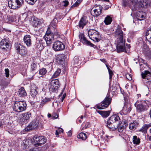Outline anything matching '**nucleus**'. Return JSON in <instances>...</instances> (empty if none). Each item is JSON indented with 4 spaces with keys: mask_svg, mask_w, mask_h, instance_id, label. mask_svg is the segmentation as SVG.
Masks as SVG:
<instances>
[{
    "mask_svg": "<svg viewBox=\"0 0 151 151\" xmlns=\"http://www.w3.org/2000/svg\"><path fill=\"white\" fill-rule=\"evenodd\" d=\"M51 29V27L50 26H49L48 27L46 33V35H52L50 31Z\"/></svg>",
    "mask_w": 151,
    "mask_h": 151,
    "instance_id": "nucleus-48",
    "label": "nucleus"
},
{
    "mask_svg": "<svg viewBox=\"0 0 151 151\" xmlns=\"http://www.w3.org/2000/svg\"><path fill=\"white\" fill-rule=\"evenodd\" d=\"M59 133H60L59 132V130H56L55 134L56 135H57V136L59 134Z\"/></svg>",
    "mask_w": 151,
    "mask_h": 151,
    "instance_id": "nucleus-59",
    "label": "nucleus"
},
{
    "mask_svg": "<svg viewBox=\"0 0 151 151\" xmlns=\"http://www.w3.org/2000/svg\"><path fill=\"white\" fill-rule=\"evenodd\" d=\"M139 126V123L136 121H134L129 124V127L130 129H135Z\"/></svg>",
    "mask_w": 151,
    "mask_h": 151,
    "instance_id": "nucleus-22",
    "label": "nucleus"
},
{
    "mask_svg": "<svg viewBox=\"0 0 151 151\" xmlns=\"http://www.w3.org/2000/svg\"><path fill=\"white\" fill-rule=\"evenodd\" d=\"M109 8V6L106 5V6H105L104 7V9L105 10H106L107 9H108Z\"/></svg>",
    "mask_w": 151,
    "mask_h": 151,
    "instance_id": "nucleus-61",
    "label": "nucleus"
},
{
    "mask_svg": "<svg viewBox=\"0 0 151 151\" xmlns=\"http://www.w3.org/2000/svg\"><path fill=\"white\" fill-rule=\"evenodd\" d=\"M15 47L17 52L22 55H25L27 52L25 47L19 43H16Z\"/></svg>",
    "mask_w": 151,
    "mask_h": 151,
    "instance_id": "nucleus-10",
    "label": "nucleus"
},
{
    "mask_svg": "<svg viewBox=\"0 0 151 151\" xmlns=\"http://www.w3.org/2000/svg\"><path fill=\"white\" fill-rule=\"evenodd\" d=\"M53 65V63H52L50 62L46 65V69H47V70L49 72L52 71V69Z\"/></svg>",
    "mask_w": 151,
    "mask_h": 151,
    "instance_id": "nucleus-35",
    "label": "nucleus"
},
{
    "mask_svg": "<svg viewBox=\"0 0 151 151\" xmlns=\"http://www.w3.org/2000/svg\"><path fill=\"white\" fill-rule=\"evenodd\" d=\"M119 86L118 84H114L112 87L111 89L113 92L115 91L119 88Z\"/></svg>",
    "mask_w": 151,
    "mask_h": 151,
    "instance_id": "nucleus-41",
    "label": "nucleus"
},
{
    "mask_svg": "<svg viewBox=\"0 0 151 151\" xmlns=\"http://www.w3.org/2000/svg\"><path fill=\"white\" fill-rule=\"evenodd\" d=\"M61 72V70L59 68H58L57 70L55 72L53 75H52V78H56L59 75Z\"/></svg>",
    "mask_w": 151,
    "mask_h": 151,
    "instance_id": "nucleus-37",
    "label": "nucleus"
},
{
    "mask_svg": "<svg viewBox=\"0 0 151 151\" xmlns=\"http://www.w3.org/2000/svg\"><path fill=\"white\" fill-rule=\"evenodd\" d=\"M88 34L89 38L94 41L99 42L100 40L99 38V32L95 29H90L88 32Z\"/></svg>",
    "mask_w": 151,
    "mask_h": 151,
    "instance_id": "nucleus-8",
    "label": "nucleus"
},
{
    "mask_svg": "<svg viewBox=\"0 0 151 151\" xmlns=\"http://www.w3.org/2000/svg\"><path fill=\"white\" fill-rule=\"evenodd\" d=\"M124 126H118V127L117 128L118 129V132H122L124 130Z\"/></svg>",
    "mask_w": 151,
    "mask_h": 151,
    "instance_id": "nucleus-49",
    "label": "nucleus"
},
{
    "mask_svg": "<svg viewBox=\"0 0 151 151\" xmlns=\"http://www.w3.org/2000/svg\"><path fill=\"white\" fill-rule=\"evenodd\" d=\"M37 0H25L28 4L31 5L33 4L37 1Z\"/></svg>",
    "mask_w": 151,
    "mask_h": 151,
    "instance_id": "nucleus-44",
    "label": "nucleus"
},
{
    "mask_svg": "<svg viewBox=\"0 0 151 151\" xmlns=\"http://www.w3.org/2000/svg\"><path fill=\"white\" fill-rule=\"evenodd\" d=\"M67 135L69 137H70L72 135V132L71 130L69 131L67 133Z\"/></svg>",
    "mask_w": 151,
    "mask_h": 151,
    "instance_id": "nucleus-55",
    "label": "nucleus"
},
{
    "mask_svg": "<svg viewBox=\"0 0 151 151\" xmlns=\"http://www.w3.org/2000/svg\"><path fill=\"white\" fill-rule=\"evenodd\" d=\"M58 115L56 113H54L52 115V119H55L58 118Z\"/></svg>",
    "mask_w": 151,
    "mask_h": 151,
    "instance_id": "nucleus-52",
    "label": "nucleus"
},
{
    "mask_svg": "<svg viewBox=\"0 0 151 151\" xmlns=\"http://www.w3.org/2000/svg\"><path fill=\"white\" fill-rule=\"evenodd\" d=\"M106 65L109 71V79L110 80H111L112 78V76L113 74V72L109 68L108 65L106 64Z\"/></svg>",
    "mask_w": 151,
    "mask_h": 151,
    "instance_id": "nucleus-43",
    "label": "nucleus"
},
{
    "mask_svg": "<svg viewBox=\"0 0 151 151\" xmlns=\"http://www.w3.org/2000/svg\"><path fill=\"white\" fill-rule=\"evenodd\" d=\"M64 6H67L68 4V1H64Z\"/></svg>",
    "mask_w": 151,
    "mask_h": 151,
    "instance_id": "nucleus-56",
    "label": "nucleus"
},
{
    "mask_svg": "<svg viewBox=\"0 0 151 151\" xmlns=\"http://www.w3.org/2000/svg\"><path fill=\"white\" fill-rule=\"evenodd\" d=\"M120 123V121L119 116L115 114L110 117L107 122V126L110 129L114 130L118 127Z\"/></svg>",
    "mask_w": 151,
    "mask_h": 151,
    "instance_id": "nucleus-1",
    "label": "nucleus"
},
{
    "mask_svg": "<svg viewBox=\"0 0 151 151\" xmlns=\"http://www.w3.org/2000/svg\"><path fill=\"white\" fill-rule=\"evenodd\" d=\"M146 38L148 42H151V27L146 30Z\"/></svg>",
    "mask_w": 151,
    "mask_h": 151,
    "instance_id": "nucleus-23",
    "label": "nucleus"
},
{
    "mask_svg": "<svg viewBox=\"0 0 151 151\" xmlns=\"http://www.w3.org/2000/svg\"><path fill=\"white\" fill-rule=\"evenodd\" d=\"M116 48L118 52H126L125 41H117Z\"/></svg>",
    "mask_w": 151,
    "mask_h": 151,
    "instance_id": "nucleus-16",
    "label": "nucleus"
},
{
    "mask_svg": "<svg viewBox=\"0 0 151 151\" xmlns=\"http://www.w3.org/2000/svg\"><path fill=\"white\" fill-rule=\"evenodd\" d=\"M132 109L131 106L129 104H125L121 111L122 114L126 115L129 114Z\"/></svg>",
    "mask_w": 151,
    "mask_h": 151,
    "instance_id": "nucleus-17",
    "label": "nucleus"
},
{
    "mask_svg": "<svg viewBox=\"0 0 151 151\" xmlns=\"http://www.w3.org/2000/svg\"><path fill=\"white\" fill-rule=\"evenodd\" d=\"M65 96H66V94L65 93L64 94L63 96V97H62V101H63V99L65 98Z\"/></svg>",
    "mask_w": 151,
    "mask_h": 151,
    "instance_id": "nucleus-62",
    "label": "nucleus"
},
{
    "mask_svg": "<svg viewBox=\"0 0 151 151\" xmlns=\"http://www.w3.org/2000/svg\"><path fill=\"white\" fill-rule=\"evenodd\" d=\"M100 60L102 62H103V63H106V60L104 59H100Z\"/></svg>",
    "mask_w": 151,
    "mask_h": 151,
    "instance_id": "nucleus-60",
    "label": "nucleus"
},
{
    "mask_svg": "<svg viewBox=\"0 0 151 151\" xmlns=\"http://www.w3.org/2000/svg\"><path fill=\"white\" fill-rule=\"evenodd\" d=\"M24 43L27 46H29L31 45V37L29 35H25L23 39Z\"/></svg>",
    "mask_w": 151,
    "mask_h": 151,
    "instance_id": "nucleus-20",
    "label": "nucleus"
},
{
    "mask_svg": "<svg viewBox=\"0 0 151 151\" xmlns=\"http://www.w3.org/2000/svg\"><path fill=\"white\" fill-rule=\"evenodd\" d=\"M79 37L81 42L84 44L94 48L96 46L95 45L91 43L90 41L87 40L86 37L84 36L83 34L80 33Z\"/></svg>",
    "mask_w": 151,
    "mask_h": 151,
    "instance_id": "nucleus-15",
    "label": "nucleus"
},
{
    "mask_svg": "<svg viewBox=\"0 0 151 151\" xmlns=\"http://www.w3.org/2000/svg\"><path fill=\"white\" fill-rule=\"evenodd\" d=\"M4 74L7 78H8L9 75V71L8 68H6L4 70Z\"/></svg>",
    "mask_w": 151,
    "mask_h": 151,
    "instance_id": "nucleus-45",
    "label": "nucleus"
},
{
    "mask_svg": "<svg viewBox=\"0 0 151 151\" xmlns=\"http://www.w3.org/2000/svg\"><path fill=\"white\" fill-rule=\"evenodd\" d=\"M10 41L8 38L2 39L0 43V48L4 50H7L10 48Z\"/></svg>",
    "mask_w": 151,
    "mask_h": 151,
    "instance_id": "nucleus-12",
    "label": "nucleus"
},
{
    "mask_svg": "<svg viewBox=\"0 0 151 151\" xmlns=\"http://www.w3.org/2000/svg\"><path fill=\"white\" fill-rule=\"evenodd\" d=\"M78 138L82 140H85L87 138L86 134L83 132L80 133L77 136Z\"/></svg>",
    "mask_w": 151,
    "mask_h": 151,
    "instance_id": "nucleus-31",
    "label": "nucleus"
},
{
    "mask_svg": "<svg viewBox=\"0 0 151 151\" xmlns=\"http://www.w3.org/2000/svg\"><path fill=\"white\" fill-rule=\"evenodd\" d=\"M57 130H59L60 133L61 132H63V129L61 128H60Z\"/></svg>",
    "mask_w": 151,
    "mask_h": 151,
    "instance_id": "nucleus-58",
    "label": "nucleus"
},
{
    "mask_svg": "<svg viewBox=\"0 0 151 151\" xmlns=\"http://www.w3.org/2000/svg\"><path fill=\"white\" fill-rule=\"evenodd\" d=\"M29 151H35L34 149H30Z\"/></svg>",
    "mask_w": 151,
    "mask_h": 151,
    "instance_id": "nucleus-64",
    "label": "nucleus"
},
{
    "mask_svg": "<svg viewBox=\"0 0 151 151\" xmlns=\"http://www.w3.org/2000/svg\"><path fill=\"white\" fill-rule=\"evenodd\" d=\"M132 3L136 4L138 2H142V0H130Z\"/></svg>",
    "mask_w": 151,
    "mask_h": 151,
    "instance_id": "nucleus-50",
    "label": "nucleus"
},
{
    "mask_svg": "<svg viewBox=\"0 0 151 151\" xmlns=\"http://www.w3.org/2000/svg\"><path fill=\"white\" fill-rule=\"evenodd\" d=\"M125 76L127 80L129 81L132 80V76L130 74L127 73L126 74Z\"/></svg>",
    "mask_w": 151,
    "mask_h": 151,
    "instance_id": "nucleus-51",
    "label": "nucleus"
},
{
    "mask_svg": "<svg viewBox=\"0 0 151 151\" xmlns=\"http://www.w3.org/2000/svg\"><path fill=\"white\" fill-rule=\"evenodd\" d=\"M97 112L99 113L104 118H106L109 116L110 113V111H98Z\"/></svg>",
    "mask_w": 151,
    "mask_h": 151,
    "instance_id": "nucleus-26",
    "label": "nucleus"
},
{
    "mask_svg": "<svg viewBox=\"0 0 151 151\" xmlns=\"http://www.w3.org/2000/svg\"><path fill=\"white\" fill-rule=\"evenodd\" d=\"M148 102V101H137L134 104L137 111L138 112H141L146 110L147 108Z\"/></svg>",
    "mask_w": 151,
    "mask_h": 151,
    "instance_id": "nucleus-4",
    "label": "nucleus"
},
{
    "mask_svg": "<svg viewBox=\"0 0 151 151\" xmlns=\"http://www.w3.org/2000/svg\"><path fill=\"white\" fill-rule=\"evenodd\" d=\"M147 64L143 62L141 64H140L141 75L143 79L142 81L147 86L148 85V84H149L150 83H151V82L148 80L149 77L151 76L150 73L148 70H145V69H147Z\"/></svg>",
    "mask_w": 151,
    "mask_h": 151,
    "instance_id": "nucleus-2",
    "label": "nucleus"
},
{
    "mask_svg": "<svg viewBox=\"0 0 151 151\" xmlns=\"http://www.w3.org/2000/svg\"><path fill=\"white\" fill-rule=\"evenodd\" d=\"M54 34L55 35H56L57 37H59L60 36V33L57 30H56L54 32Z\"/></svg>",
    "mask_w": 151,
    "mask_h": 151,
    "instance_id": "nucleus-53",
    "label": "nucleus"
},
{
    "mask_svg": "<svg viewBox=\"0 0 151 151\" xmlns=\"http://www.w3.org/2000/svg\"><path fill=\"white\" fill-rule=\"evenodd\" d=\"M37 63H33L32 64L31 66V70L32 71H34L36 70L37 69Z\"/></svg>",
    "mask_w": 151,
    "mask_h": 151,
    "instance_id": "nucleus-39",
    "label": "nucleus"
},
{
    "mask_svg": "<svg viewBox=\"0 0 151 151\" xmlns=\"http://www.w3.org/2000/svg\"><path fill=\"white\" fill-rule=\"evenodd\" d=\"M112 20L111 18L109 16H107L105 18L104 22L106 24H109L111 23Z\"/></svg>",
    "mask_w": 151,
    "mask_h": 151,
    "instance_id": "nucleus-34",
    "label": "nucleus"
},
{
    "mask_svg": "<svg viewBox=\"0 0 151 151\" xmlns=\"http://www.w3.org/2000/svg\"><path fill=\"white\" fill-rule=\"evenodd\" d=\"M51 116L50 114L48 113L47 114V116L48 118H50L51 117Z\"/></svg>",
    "mask_w": 151,
    "mask_h": 151,
    "instance_id": "nucleus-63",
    "label": "nucleus"
},
{
    "mask_svg": "<svg viewBox=\"0 0 151 151\" xmlns=\"http://www.w3.org/2000/svg\"><path fill=\"white\" fill-rule=\"evenodd\" d=\"M33 25L34 27H35L38 26L39 25H40L41 22H40V20L37 18L34 17H33Z\"/></svg>",
    "mask_w": 151,
    "mask_h": 151,
    "instance_id": "nucleus-29",
    "label": "nucleus"
},
{
    "mask_svg": "<svg viewBox=\"0 0 151 151\" xmlns=\"http://www.w3.org/2000/svg\"><path fill=\"white\" fill-rule=\"evenodd\" d=\"M47 70L46 68H42L40 69L39 71V74L42 75H45L47 73Z\"/></svg>",
    "mask_w": 151,
    "mask_h": 151,
    "instance_id": "nucleus-40",
    "label": "nucleus"
},
{
    "mask_svg": "<svg viewBox=\"0 0 151 151\" xmlns=\"http://www.w3.org/2000/svg\"><path fill=\"white\" fill-rule=\"evenodd\" d=\"M63 18V16L62 14L60 13H57L56 14L55 17L54 18H55L57 20H59Z\"/></svg>",
    "mask_w": 151,
    "mask_h": 151,
    "instance_id": "nucleus-42",
    "label": "nucleus"
},
{
    "mask_svg": "<svg viewBox=\"0 0 151 151\" xmlns=\"http://www.w3.org/2000/svg\"><path fill=\"white\" fill-rule=\"evenodd\" d=\"M53 39V35H45L43 40L46 42L47 45L49 46L52 43Z\"/></svg>",
    "mask_w": 151,
    "mask_h": 151,
    "instance_id": "nucleus-18",
    "label": "nucleus"
},
{
    "mask_svg": "<svg viewBox=\"0 0 151 151\" xmlns=\"http://www.w3.org/2000/svg\"><path fill=\"white\" fill-rule=\"evenodd\" d=\"M58 22V20H57L55 18H54L52 21L51 22L50 26L51 27H52L53 28H55Z\"/></svg>",
    "mask_w": 151,
    "mask_h": 151,
    "instance_id": "nucleus-36",
    "label": "nucleus"
},
{
    "mask_svg": "<svg viewBox=\"0 0 151 151\" xmlns=\"http://www.w3.org/2000/svg\"><path fill=\"white\" fill-rule=\"evenodd\" d=\"M50 101V98H45V99H43L41 102V104H40V107L41 106L42 107L45 104Z\"/></svg>",
    "mask_w": 151,
    "mask_h": 151,
    "instance_id": "nucleus-38",
    "label": "nucleus"
},
{
    "mask_svg": "<svg viewBox=\"0 0 151 151\" xmlns=\"http://www.w3.org/2000/svg\"><path fill=\"white\" fill-rule=\"evenodd\" d=\"M51 84L53 86L54 89H57L60 86L59 81L58 79H55L52 80L51 82Z\"/></svg>",
    "mask_w": 151,
    "mask_h": 151,
    "instance_id": "nucleus-25",
    "label": "nucleus"
},
{
    "mask_svg": "<svg viewBox=\"0 0 151 151\" xmlns=\"http://www.w3.org/2000/svg\"><path fill=\"white\" fill-rule=\"evenodd\" d=\"M22 116H23V119L24 120H29L31 116V114L29 112H27L25 113L22 114Z\"/></svg>",
    "mask_w": 151,
    "mask_h": 151,
    "instance_id": "nucleus-30",
    "label": "nucleus"
},
{
    "mask_svg": "<svg viewBox=\"0 0 151 151\" xmlns=\"http://www.w3.org/2000/svg\"><path fill=\"white\" fill-rule=\"evenodd\" d=\"M82 1V0H77L71 6V7L78 6L79 5V4Z\"/></svg>",
    "mask_w": 151,
    "mask_h": 151,
    "instance_id": "nucleus-46",
    "label": "nucleus"
},
{
    "mask_svg": "<svg viewBox=\"0 0 151 151\" xmlns=\"http://www.w3.org/2000/svg\"><path fill=\"white\" fill-rule=\"evenodd\" d=\"M127 1L124 0L123 1V3L122 4V5L124 6H126L127 4Z\"/></svg>",
    "mask_w": 151,
    "mask_h": 151,
    "instance_id": "nucleus-54",
    "label": "nucleus"
},
{
    "mask_svg": "<svg viewBox=\"0 0 151 151\" xmlns=\"http://www.w3.org/2000/svg\"><path fill=\"white\" fill-rule=\"evenodd\" d=\"M102 7L100 5H95L92 9L91 14L94 17H98L99 16L101 13Z\"/></svg>",
    "mask_w": 151,
    "mask_h": 151,
    "instance_id": "nucleus-9",
    "label": "nucleus"
},
{
    "mask_svg": "<svg viewBox=\"0 0 151 151\" xmlns=\"http://www.w3.org/2000/svg\"><path fill=\"white\" fill-rule=\"evenodd\" d=\"M30 95L34 98H35L37 95L36 87L32 88L30 91Z\"/></svg>",
    "mask_w": 151,
    "mask_h": 151,
    "instance_id": "nucleus-27",
    "label": "nucleus"
},
{
    "mask_svg": "<svg viewBox=\"0 0 151 151\" xmlns=\"http://www.w3.org/2000/svg\"><path fill=\"white\" fill-rule=\"evenodd\" d=\"M133 142L134 144L138 145L140 142V139L136 136H134L133 138Z\"/></svg>",
    "mask_w": 151,
    "mask_h": 151,
    "instance_id": "nucleus-33",
    "label": "nucleus"
},
{
    "mask_svg": "<svg viewBox=\"0 0 151 151\" xmlns=\"http://www.w3.org/2000/svg\"><path fill=\"white\" fill-rule=\"evenodd\" d=\"M151 127V124H145L140 129V131L144 132H146L147 129L150 127Z\"/></svg>",
    "mask_w": 151,
    "mask_h": 151,
    "instance_id": "nucleus-32",
    "label": "nucleus"
},
{
    "mask_svg": "<svg viewBox=\"0 0 151 151\" xmlns=\"http://www.w3.org/2000/svg\"><path fill=\"white\" fill-rule=\"evenodd\" d=\"M17 95L20 97H24L26 96L27 94L24 88L23 87H22L18 91Z\"/></svg>",
    "mask_w": 151,
    "mask_h": 151,
    "instance_id": "nucleus-24",
    "label": "nucleus"
},
{
    "mask_svg": "<svg viewBox=\"0 0 151 151\" xmlns=\"http://www.w3.org/2000/svg\"><path fill=\"white\" fill-rule=\"evenodd\" d=\"M27 104L24 101H14L13 106V111L19 113L25 111L26 108Z\"/></svg>",
    "mask_w": 151,
    "mask_h": 151,
    "instance_id": "nucleus-3",
    "label": "nucleus"
},
{
    "mask_svg": "<svg viewBox=\"0 0 151 151\" xmlns=\"http://www.w3.org/2000/svg\"><path fill=\"white\" fill-rule=\"evenodd\" d=\"M111 99L107 96L100 104H97L96 107L98 109H101L107 108L110 104Z\"/></svg>",
    "mask_w": 151,
    "mask_h": 151,
    "instance_id": "nucleus-7",
    "label": "nucleus"
},
{
    "mask_svg": "<svg viewBox=\"0 0 151 151\" xmlns=\"http://www.w3.org/2000/svg\"><path fill=\"white\" fill-rule=\"evenodd\" d=\"M33 143L36 147L45 144L47 141V139L44 136H38L37 135L34 136L33 137Z\"/></svg>",
    "mask_w": 151,
    "mask_h": 151,
    "instance_id": "nucleus-5",
    "label": "nucleus"
},
{
    "mask_svg": "<svg viewBox=\"0 0 151 151\" xmlns=\"http://www.w3.org/2000/svg\"><path fill=\"white\" fill-rule=\"evenodd\" d=\"M39 124V121L37 119H34L25 128V130L29 131L31 130L37 128Z\"/></svg>",
    "mask_w": 151,
    "mask_h": 151,
    "instance_id": "nucleus-11",
    "label": "nucleus"
},
{
    "mask_svg": "<svg viewBox=\"0 0 151 151\" xmlns=\"http://www.w3.org/2000/svg\"><path fill=\"white\" fill-rule=\"evenodd\" d=\"M24 2L23 0H10L8 4L11 9H16L22 6Z\"/></svg>",
    "mask_w": 151,
    "mask_h": 151,
    "instance_id": "nucleus-6",
    "label": "nucleus"
},
{
    "mask_svg": "<svg viewBox=\"0 0 151 151\" xmlns=\"http://www.w3.org/2000/svg\"><path fill=\"white\" fill-rule=\"evenodd\" d=\"M74 63L75 64H78L80 63L79 58L77 57H75L74 58Z\"/></svg>",
    "mask_w": 151,
    "mask_h": 151,
    "instance_id": "nucleus-47",
    "label": "nucleus"
},
{
    "mask_svg": "<svg viewBox=\"0 0 151 151\" xmlns=\"http://www.w3.org/2000/svg\"><path fill=\"white\" fill-rule=\"evenodd\" d=\"M145 13L139 11L137 13L136 17L137 19L140 21L142 20L145 18Z\"/></svg>",
    "mask_w": 151,
    "mask_h": 151,
    "instance_id": "nucleus-21",
    "label": "nucleus"
},
{
    "mask_svg": "<svg viewBox=\"0 0 151 151\" xmlns=\"http://www.w3.org/2000/svg\"><path fill=\"white\" fill-rule=\"evenodd\" d=\"M90 126V124L88 122H86L85 124V128H86L88 127H89Z\"/></svg>",
    "mask_w": 151,
    "mask_h": 151,
    "instance_id": "nucleus-57",
    "label": "nucleus"
},
{
    "mask_svg": "<svg viewBox=\"0 0 151 151\" xmlns=\"http://www.w3.org/2000/svg\"><path fill=\"white\" fill-rule=\"evenodd\" d=\"M87 22L86 19L84 17H82L80 20L79 24V27L83 28L86 25Z\"/></svg>",
    "mask_w": 151,
    "mask_h": 151,
    "instance_id": "nucleus-28",
    "label": "nucleus"
},
{
    "mask_svg": "<svg viewBox=\"0 0 151 151\" xmlns=\"http://www.w3.org/2000/svg\"><path fill=\"white\" fill-rule=\"evenodd\" d=\"M53 50L56 51H58L63 50L65 48V45L60 41H55L53 46Z\"/></svg>",
    "mask_w": 151,
    "mask_h": 151,
    "instance_id": "nucleus-14",
    "label": "nucleus"
},
{
    "mask_svg": "<svg viewBox=\"0 0 151 151\" xmlns=\"http://www.w3.org/2000/svg\"><path fill=\"white\" fill-rule=\"evenodd\" d=\"M115 37L117 39V41H125L124 39V34L119 25L115 31Z\"/></svg>",
    "mask_w": 151,
    "mask_h": 151,
    "instance_id": "nucleus-13",
    "label": "nucleus"
},
{
    "mask_svg": "<svg viewBox=\"0 0 151 151\" xmlns=\"http://www.w3.org/2000/svg\"><path fill=\"white\" fill-rule=\"evenodd\" d=\"M65 56L63 54H59L56 56V59L57 62L60 64H63L64 60L65 59Z\"/></svg>",
    "mask_w": 151,
    "mask_h": 151,
    "instance_id": "nucleus-19",
    "label": "nucleus"
}]
</instances>
